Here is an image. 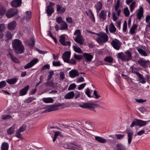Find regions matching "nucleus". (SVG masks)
I'll list each match as a JSON object with an SVG mask.
<instances>
[{"label": "nucleus", "mask_w": 150, "mask_h": 150, "mask_svg": "<svg viewBox=\"0 0 150 150\" xmlns=\"http://www.w3.org/2000/svg\"><path fill=\"white\" fill-rule=\"evenodd\" d=\"M13 48L15 53L17 54L23 53L25 50L24 45L21 41L18 39H15L12 42Z\"/></svg>", "instance_id": "nucleus-1"}, {"label": "nucleus", "mask_w": 150, "mask_h": 150, "mask_svg": "<svg viewBox=\"0 0 150 150\" xmlns=\"http://www.w3.org/2000/svg\"><path fill=\"white\" fill-rule=\"evenodd\" d=\"M125 55L122 52L118 53L117 57L122 61H128L132 59V55L131 52L129 50L126 51L125 52Z\"/></svg>", "instance_id": "nucleus-2"}, {"label": "nucleus", "mask_w": 150, "mask_h": 150, "mask_svg": "<svg viewBox=\"0 0 150 150\" xmlns=\"http://www.w3.org/2000/svg\"><path fill=\"white\" fill-rule=\"evenodd\" d=\"M99 37H98L96 40L100 44L105 43L108 40V35L105 33H101L97 34Z\"/></svg>", "instance_id": "nucleus-3"}, {"label": "nucleus", "mask_w": 150, "mask_h": 150, "mask_svg": "<svg viewBox=\"0 0 150 150\" xmlns=\"http://www.w3.org/2000/svg\"><path fill=\"white\" fill-rule=\"evenodd\" d=\"M74 35H76V37L74 40L75 41L80 45H83L84 40L83 37L81 35L80 30L79 29L76 30L74 33Z\"/></svg>", "instance_id": "nucleus-4"}, {"label": "nucleus", "mask_w": 150, "mask_h": 150, "mask_svg": "<svg viewBox=\"0 0 150 150\" xmlns=\"http://www.w3.org/2000/svg\"><path fill=\"white\" fill-rule=\"evenodd\" d=\"M149 122V121H145L135 118L132 121L130 127H132L135 125H137L142 127L146 125Z\"/></svg>", "instance_id": "nucleus-5"}, {"label": "nucleus", "mask_w": 150, "mask_h": 150, "mask_svg": "<svg viewBox=\"0 0 150 150\" xmlns=\"http://www.w3.org/2000/svg\"><path fill=\"white\" fill-rule=\"evenodd\" d=\"M97 104L93 103H84L83 104H79V106L83 108H87L92 111H94V106H96Z\"/></svg>", "instance_id": "nucleus-6"}, {"label": "nucleus", "mask_w": 150, "mask_h": 150, "mask_svg": "<svg viewBox=\"0 0 150 150\" xmlns=\"http://www.w3.org/2000/svg\"><path fill=\"white\" fill-rule=\"evenodd\" d=\"M110 44L116 50H119L121 47V43L120 41L117 39H115L112 40Z\"/></svg>", "instance_id": "nucleus-7"}, {"label": "nucleus", "mask_w": 150, "mask_h": 150, "mask_svg": "<svg viewBox=\"0 0 150 150\" xmlns=\"http://www.w3.org/2000/svg\"><path fill=\"white\" fill-rule=\"evenodd\" d=\"M59 41L60 43L64 46L68 45L69 46L71 45V42L70 41H66L65 37L64 35H62L59 36Z\"/></svg>", "instance_id": "nucleus-8"}, {"label": "nucleus", "mask_w": 150, "mask_h": 150, "mask_svg": "<svg viewBox=\"0 0 150 150\" xmlns=\"http://www.w3.org/2000/svg\"><path fill=\"white\" fill-rule=\"evenodd\" d=\"M125 132L127 135L128 144H130L132 140L133 132L132 130L128 129L126 130Z\"/></svg>", "instance_id": "nucleus-9"}, {"label": "nucleus", "mask_w": 150, "mask_h": 150, "mask_svg": "<svg viewBox=\"0 0 150 150\" xmlns=\"http://www.w3.org/2000/svg\"><path fill=\"white\" fill-rule=\"evenodd\" d=\"M71 55V52L68 51H67L62 54V58L65 62H68L69 60Z\"/></svg>", "instance_id": "nucleus-10"}, {"label": "nucleus", "mask_w": 150, "mask_h": 150, "mask_svg": "<svg viewBox=\"0 0 150 150\" xmlns=\"http://www.w3.org/2000/svg\"><path fill=\"white\" fill-rule=\"evenodd\" d=\"M62 105L61 104L58 105H50L49 107L47 108L45 112H50L52 111H54L59 109L58 107Z\"/></svg>", "instance_id": "nucleus-11"}, {"label": "nucleus", "mask_w": 150, "mask_h": 150, "mask_svg": "<svg viewBox=\"0 0 150 150\" xmlns=\"http://www.w3.org/2000/svg\"><path fill=\"white\" fill-rule=\"evenodd\" d=\"M38 61L39 60L37 58L34 59L25 66H24V68L25 69H27L30 68L37 63Z\"/></svg>", "instance_id": "nucleus-12"}, {"label": "nucleus", "mask_w": 150, "mask_h": 150, "mask_svg": "<svg viewBox=\"0 0 150 150\" xmlns=\"http://www.w3.org/2000/svg\"><path fill=\"white\" fill-rule=\"evenodd\" d=\"M149 62L148 60H143L141 59L137 61V63L140 65V66L144 68H146L148 67V63Z\"/></svg>", "instance_id": "nucleus-13"}, {"label": "nucleus", "mask_w": 150, "mask_h": 150, "mask_svg": "<svg viewBox=\"0 0 150 150\" xmlns=\"http://www.w3.org/2000/svg\"><path fill=\"white\" fill-rule=\"evenodd\" d=\"M18 12L16 10H8L6 15L7 18H9L15 15Z\"/></svg>", "instance_id": "nucleus-14"}, {"label": "nucleus", "mask_w": 150, "mask_h": 150, "mask_svg": "<svg viewBox=\"0 0 150 150\" xmlns=\"http://www.w3.org/2000/svg\"><path fill=\"white\" fill-rule=\"evenodd\" d=\"M29 88L28 85L25 86L24 88L21 90L19 92V95L20 96H23L26 95Z\"/></svg>", "instance_id": "nucleus-15"}, {"label": "nucleus", "mask_w": 150, "mask_h": 150, "mask_svg": "<svg viewBox=\"0 0 150 150\" xmlns=\"http://www.w3.org/2000/svg\"><path fill=\"white\" fill-rule=\"evenodd\" d=\"M21 0H13L11 3V5L13 7L17 8L21 6Z\"/></svg>", "instance_id": "nucleus-16"}, {"label": "nucleus", "mask_w": 150, "mask_h": 150, "mask_svg": "<svg viewBox=\"0 0 150 150\" xmlns=\"http://www.w3.org/2000/svg\"><path fill=\"white\" fill-rule=\"evenodd\" d=\"M16 25V22L15 21H13L8 23L7 28L11 30H14L15 28Z\"/></svg>", "instance_id": "nucleus-17"}, {"label": "nucleus", "mask_w": 150, "mask_h": 150, "mask_svg": "<svg viewBox=\"0 0 150 150\" xmlns=\"http://www.w3.org/2000/svg\"><path fill=\"white\" fill-rule=\"evenodd\" d=\"M79 75L78 71L75 69L72 70L69 72V76L72 78H75Z\"/></svg>", "instance_id": "nucleus-18"}, {"label": "nucleus", "mask_w": 150, "mask_h": 150, "mask_svg": "<svg viewBox=\"0 0 150 150\" xmlns=\"http://www.w3.org/2000/svg\"><path fill=\"white\" fill-rule=\"evenodd\" d=\"M114 150H126V148L123 144L120 143L116 144Z\"/></svg>", "instance_id": "nucleus-19"}, {"label": "nucleus", "mask_w": 150, "mask_h": 150, "mask_svg": "<svg viewBox=\"0 0 150 150\" xmlns=\"http://www.w3.org/2000/svg\"><path fill=\"white\" fill-rule=\"evenodd\" d=\"M7 55V56H9L14 62L17 63L19 62V60L16 57L13 56L12 53L11 52L9 51Z\"/></svg>", "instance_id": "nucleus-20"}, {"label": "nucleus", "mask_w": 150, "mask_h": 150, "mask_svg": "<svg viewBox=\"0 0 150 150\" xmlns=\"http://www.w3.org/2000/svg\"><path fill=\"white\" fill-rule=\"evenodd\" d=\"M83 55L84 59L88 62H91L93 58V56L92 55L88 53H84L83 54Z\"/></svg>", "instance_id": "nucleus-21"}, {"label": "nucleus", "mask_w": 150, "mask_h": 150, "mask_svg": "<svg viewBox=\"0 0 150 150\" xmlns=\"http://www.w3.org/2000/svg\"><path fill=\"white\" fill-rule=\"evenodd\" d=\"M107 12H105L104 10H102L99 14L100 19H102L103 21L105 20L106 18Z\"/></svg>", "instance_id": "nucleus-22"}, {"label": "nucleus", "mask_w": 150, "mask_h": 150, "mask_svg": "<svg viewBox=\"0 0 150 150\" xmlns=\"http://www.w3.org/2000/svg\"><path fill=\"white\" fill-rule=\"evenodd\" d=\"M31 17V13L30 11H27L25 13V16L23 17V19L27 21H28Z\"/></svg>", "instance_id": "nucleus-23"}, {"label": "nucleus", "mask_w": 150, "mask_h": 150, "mask_svg": "<svg viewBox=\"0 0 150 150\" xmlns=\"http://www.w3.org/2000/svg\"><path fill=\"white\" fill-rule=\"evenodd\" d=\"M74 96V92L72 91L66 94L64 96V98L66 99H71L73 98Z\"/></svg>", "instance_id": "nucleus-24"}, {"label": "nucleus", "mask_w": 150, "mask_h": 150, "mask_svg": "<svg viewBox=\"0 0 150 150\" xmlns=\"http://www.w3.org/2000/svg\"><path fill=\"white\" fill-rule=\"evenodd\" d=\"M9 148V145L6 142H3L1 145V150H8Z\"/></svg>", "instance_id": "nucleus-25"}, {"label": "nucleus", "mask_w": 150, "mask_h": 150, "mask_svg": "<svg viewBox=\"0 0 150 150\" xmlns=\"http://www.w3.org/2000/svg\"><path fill=\"white\" fill-rule=\"evenodd\" d=\"M18 79L16 78L6 80V82L10 85L14 84L17 81Z\"/></svg>", "instance_id": "nucleus-26"}, {"label": "nucleus", "mask_w": 150, "mask_h": 150, "mask_svg": "<svg viewBox=\"0 0 150 150\" xmlns=\"http://www.w3.org/2000/svg\"><path fill=\"white\" fill-rule=\"evenodd\" d=\"M95 139L98 142L100 143H104L106 142V140L100 137L96 136Z\"/></svg>", "instance_id": "nucleus-27"}, {"label": "nucleus", "mask_w": 150, "mask_h": 150, "mask_svg": "<svg viewBox=\"0 0 150 150\" xmlns=\"http://www.w3.org/2000/svg\"><path fill=\"white\" fill-rule=\"evenodd\" d=\"M5 36L6 38L5 41L6 42H8L9 40H11L12 38V35L10 32H7Z\"/></svg>", "instance_id": "nucleus-28"}, {"label": "nucleus", "mask_w": 150, "mask_h": 150, "mask_svg": "<svg viewBox=\"0 0 150 150\" xmlns=\"http://www.w3.org/2000/svg\"><path fill=\"white\" fill-rule=\"evenodd\" d=\"M109 30L111 33H114L116 31V28L112 22L109 25Z\"/></svg>", "instance_id": "nucleus-29"}, {"label": "nucleus", "mask_w": 150, "mask_h": 150, "mask_svg": "<svg viewBox=\"0 0 150 150\" xmlns=\"http://www.w3.org/2000/svg\"><path fill=\"white\" fill-rule=\"evenodd\" d=\"M88 11L89 13H90V14L89 15L88 13L86 12V13L87 15L89 17L93 22H95V18L94 15L93 14L92 12L91 11V10H88Z\"/></svg>", "instance_id": "nucleus-30"}, {"label": "nucleus", "mask_w": 150, "mask_h": 150, "mask_svg": "<svg viewBox=\"0 0 150 150\" xmlns=\"http://www.w3.org/2000/svg\"><path fill=\"white\" fill-rule=\"evenodd\" d=\"M137 25L136 24H133L132 27L131 28L129 32L131 34H134L135 33V30L137 28Z\"/></svg>", "instance_id": "nucleus-31"}, {"label": "nucleus", "mask_w": 150, "mask_h": 150, "mask_svg": "<svg viewBox=\"0 0 150 150\" xmlns=\"http://www.w3.org/2000/svg\"><path fill=\"white\" fill-rule=\"evenodd\" d=\"M114 59L111 56H108L106 57L104 59L105 62H109L110 63H113Z\"/></svg>", "instance_id": "nucleus-32"}, {"label": "nucleus", "mask_w": 150, "mask_h": 150, "mask_svg": "<svg viewBox=\"0 0 150 150\" xmlns=\"http://www.w3.org/2000/svg\"><path fill=\"white\" fill-rule=\"evenodd\" d=\"M42 100L45 103H52L53 101V99L51 98H43Z\"/></svg>", "instance_id": "nucleus-33"}, {"label": "nucleus", "mask_w": 150, "mask_h": 150, "mask_svg": "<svg viewBox=\"0 0 150 150\" xmlns=\"http://www.w3.org/2000/svg\"><path fill=\"white\" fill-rule=\"evenodd\" d=\"M15 126L13 125L11 127L9 128L7 130V133L8 134H11L14 132Z\"/></svg>", "instance_id": "nucleus-34"}, {"label": "nucleus", "mask_w": 150, "mask_h": 150, "mask_svg": "<svg viewBox=\"0 0 150 150\" xmlns=\"http://www.w3.org/2000/svg\"><path fill=\"white\" fill-rule=\"evenodd\" d=\"M68 28V25L65 21L63 22V23L61 24L60 30H66Z\"/></svg>", "instance_id": "nucleus-35"}, {"label": "nucleus", "mask_w": 150, "mask_h": 150, "mask_svg": "<svg viewBox=\"0 0 150 150\" xmlns=\"http://www.w3.org/2000/svg\"><path fill=\"white\" fill-rule=\"evenodd\" d=\"M143 14V10H139L137 13V17L139 20H140L142 18Z\"/></svg>", "instance_id": "nucleus-36"}, {"label": "nucleus", "mask_w": 150, "mask_h": 150, "mask_svg": "<svg viewBox=\"0 0 150 150\" xmlns=\"http://www.w3.org/2000/svg\"><path fill=\"white\" fill-rule=\"evenodd\" d=\"M137 51L141 55L144 56H147V54L146 52L142 49L140 48H138L137 49Z\"/></svg>", "instance_id": "nucleus-37"}, {"label": "nucleus", "mask_w": 150, "mask_h": 150, "mask_svg": "<svg viewBox=\"0 0 150 150\" xmlns=\"http://www.w3.org/2000/svg\"><path fill=\"white\" fill-rule=\"evenodd\" d=\"M45 83L46 85L47 86L54 87V83L52 81H47L46 82H45Z\"/></svg>", "instance_id": "nucleus-38"}, {"label": "nucleus", "mask_w": 150, "mask_h": 150, "mask_svg": "<svg viewBox=\"0 0 150 150\" xmlns=\"http://www.w3.org/2000/svg\"><path fill=\"white\" fill-rule=\"evenodd\" d=\"M54 5V3L52 2H50L49 4L47 3V9H53V7Z\"/></svg>", "instance_id": "nucleus-39"}, {"label": "nucleus", "mask_w": 150, "mask_h": 150, "mask_svg": "<svg viewBox=\"0 0 150 150\" xmlns=\"http://www.w3.org/2000/svg\"><path fill=\"white\" fill-rule=\"evenodd\" d=\"M140 76H138V79L139 80L140 82L142 84L145 83L146 81L143 76L141 74H140Z\"/></svg>", "instance_id": "nucleus-40"}, {"label": "nucleus", "mask_w": 150, "mask_h": 150, "mask_svg": "<svg viewBox=\"0 0 150 150\" xmlns=\"http://www.w3.org/2000/svg\"><path fill=\"white\" fill-rule=\"evenodd\" d=\"M73 48H74V51L76 52L79 53H83L81 49L79 47H77L76 46L73 45Z\"/></svg>", "instance_id": "nucleus-41"}, {"label": "nucleus", "mask_w": 150, "mask_h": 150, "mask_svg": "<svg viewBox=\"0 0 150 150\" xmlns=\"http://www.w3.org/2000/svg\"><path fill=\"white\" fill-rule=\"evenodd\" d=\"M74 57L75 59L79 60L82 59L83 56L82 55H77L75 54L74 55Z\"/></svg>", "instance_id": "nucleus-42"}, {"label": "nucleus", "mask_w": 150, "mask_h": 150, "mask_svg": "<svg viewBox=\"0 0 150 150\" xmlns=\"http://www.w3.org/2000/svg\"><path fill=\"white\" fill-rule=\"evenodd\" d=\"M76 85L74 83L71 84L69 86L68 90V91L73 90L74 89L76 88Z\"/></svg>", "instance_id": "nucleus-43"}, {"label": "nucleus", "mask_w": 150, "mask_h": 150, "mask_svg": "<svg viewBox=\"0 0 150 150\" xmlns=\"http://www.w3.org/2000/svg\"><path fill=\"white\" fill-rule=\"evenodd\" d=\"M35 98L33 97H29L25 100V102L26 103H30L34 100H35Z\"/></svg>", "instance_id": "nucleus-44"}, {"label": "nucleus", "mask_w": 150, "mask_h": 150, "mask_svg": "<svg viewBox=\"0 0 150 150\" xmlns=\"http://www.w3.org/2000/svg\"><path fill=\"white\" fill-rule=\"evenodd\" d=\"M102 6V3L100 1L98 2L95 6L96 9H101Z\"/></svg>", "instance_id": "nucleus-45"}, {"label": "nucleus", "mask_w": 150, "mask_h": 150, "mask_svg": "<svg viewBox=\"0 0 150 150\" xmlns=\"http://www.w3.org/2000/svg\"><path fill=\"white\" fill-rule=\"evenodd\" d=\"M30 41L31 42L28 44V45L30 46L32 48H33L35 45V39L32 38L30 39Z\"/></svg>", "instance_id": "nucleus-46"}, {"label": "nucleus", "mask_w": 150, "mask_h": 150, "mask_svg": "<svg viewBox=\"0 0 150 150\" xmlns=\"http://www.w3.org/2000/svg\"><path fill=\"white\" fill-rule=\"evenodd\" d=\"M1 118L2 119L5 120L11 118L12 117L10 115H4L1 116Z\"/></svg>", "instance_id": "nucleus-47"}, {"label": "nucleus", "mask_w": 150, "mask_h": 150, "mask_svg": "<svg viewBox=\"0 0 150 150\" xmlns=\"http://www.w3.org/2000/svg\"><path fill=\"white\" fill-rule=\"evenodd\" d=\"M49 74L47 76V81H49L50 79L52 78V75L54 74V71H50L49 72Z\"/></svg>", "instance_id": "nucleus-48"}, {"label": "nucleus", "mask_w": 150, "mask_h": 150, "mask_svg": "<svg viewBox=\"0 0 150 150\" xmlns=\"http://www.w3.org/2000/svg\"><path fill=\"white\" fill-rule=\"evenodd\" d=\"M115 135L116 136L117 139L120 140L121 139H123V138L125 136V135L124 134H115Z\"/></svg>", "instance_id": "nucleus-49"}, {"label": "nucleus", "mask_w": 150, "mask_h": 150, "mask_svg": "<svg viewBox=\"0 0 150 150\" xmlns=\"http://www.w3.org/2000/svg\"><path fill=\"white\" fill-rule=\"evenodd\" d=\"M127 27V23L126 21H125L123 26V31L125 32L126 31Z\"/></svg>", "instance_id": "nucleus-50"}, {"label": "nucleus", "mask_w": 150, "mask_h": 150, "mask_svg": "<svg viewBox=\"0 0 150 150\" xmlns=\"http://www.w3.org/2000/svg\"><path fill=\"white\" fill-rule=\"evenodd\" d=\"M56 21L57 23L60 24L64 21L62 20V18L61 17H58L56 18Z\"/></svg>", "instance_id": "nucleus-51"}, {"label": "nucleus", "mask_w": 150, "mask_h": 150, "mask_svg": "<svg viewBox=\"0 0 150 150\" xmlns=\"http://www.w3.org/2000/svg\"><path fill=\"white\" fill-rule=\"evenodd\" d=\"M53 65L54 66H61V64L60 61L57 62L53 61L52 62Z\"/></svg>", "instance_id": "nucleus-52"}, {"label": "nucleus", "mask_w": 150, "mask_h": 150, "mask_svg": "<svg viewBox=\"0 0 150 150\" xmlns=\"http://www.w3.org/2000/svg\"><path fill=\"white\" fill-rule=\"evenodd\" d=\"M6 82L5 81H2L0 82V88L5 87L6 85Z\"/></svg>", "instance_id": "nucleus-53"}, {"label": "nucleus", "mask_w": 150, "mask_h": 150, "mask_svg": "<svg viewBox=\"0 0 150 150\" xmlns=\"http://www.w3.org/2000/svg\"><path fill=\"white\" fill-rule=\"evenodd\" d=\"M137 69L136 68H134L132 69V73L136 74V75L138 76H141L140 73L137 71Z\"/></svg>", "instance_id": "nucleus-54"}, {"label": "nucleus", "mask_w": 150, "mask_h": 150, "mask_svg": "<svg viewBox=\"0 0 150 150\" xmlns=\"http://www.w3.org/2000/svg\"><path fill=\"white\" fill-rule=\"evenodd\" d=\"M26 125H23L21 127L19 128V131L20 132H22L24 131L26 129Z\"/></svg>", "instance_id": "nucleus-55"}, {"label": "nucleus", "mask_w": 150, "mask_h": 150, "mask_svg": "<svg viewBox=\"0 0 150 150\" xmlns=\"http://www.w3.org/2000/svg\"><path fill=\"white\" fill-rule=\"evenodd\" d=\"M54 12V10H46V13L48 16H51L52 14Z\"/></svg>", "instance_id": "nucleus-56"}, {"label": "nucleus", "mask_w": 150, "mask_h": 150, "mask_svg": "<svg viewBox=\"0 0 150 150\" xmlns=\"http://www.w3.org/2000/svg\"><path fill=\"white\" fill-rule=\"evenodd\" d=\"M60 77H59L60 80H63L65 78V75L64 73L62 71L59 73Z\"/></svg>", "instance_id": "nucleus-57"}, {"label": "nucleus", "mask_w": 150, "mask_h": 150, "mask_svg": "<svg viewBox=\"0 0 150 150\" xmlns=\"http://www.w3.org/2000/svg\"><path fill=\"white\" fill-rule=\"evenodd\" d=\"M86 85V83H84L80 85L78 87V89L81 90L83 89L84 88Z\"/></svg>", "instance_id": "nucleus-58"}, {"label": "nucleus", "mask_w": 150, "mask_h": 150, "mask_svg": "<svg viewBox=\"0 0 150 150\" xmlns=\"http://www.w3.org/2000/svg\"><path fill=\"white\" fill-rule=\"evenodd\" d=\"M136 6V2H133L130 6V9H133Z\"/></svg>", "instance_id": "nucleus-59"}, {"label": "nucleus", "mask_w": 150, "mask_h": 150, "mask_svg": "<svg viewBox=\"0 0 150 150\" xmlns=\"http://www.w3.org/2000/svg\"><path fill=\"white\" fill-rule=\"evenodd\" d=\"M85 92L86 95L88 96V97L90 98H91L92 97L91 96L90 94V90L88 88L86 89Z\"/></svg>", "instance_id": "nucleus-60"}, {"label": "nucleus", "mask_w": 150, "mask_h": 150, "mask_svg": "<svg viewBox=\"0 0 150 150\" xmlns=\"http://www.w3.org/2000/svg\"><path fill=\"white\" fill-rule=\"evenodd\" d=\"M93 93V95L95 96L94 98L96 99H98L100 97V95L97 94V91L96 90L94 91Z\"/></svg>", "instance_id": "nucleus-61"}, {"label": "nucleus", "mask_w": 150, "mask_h": 150, "mask_svg": "<svg viewBox=\"0 0 150 150\" xmlns=\"http://www.w3.org/2000/svg\"><path fill=\"white\" fill-rule=\"evenodd\" d=\"M76 63V61L73 59H71L70 60L68 61V62L67 63L71 64H75Z\"/></svg>", "instance_id": "nucleus-62"}, {"label": "nucleus", "mask_w": 150, "mask_h": 150, "mask_svg": "<svg viewBox=\"0 0 150 150\" xmlns=\"http://www.w3.org/2000/svg\"><path fill=\"white\" fill-rule=\"evenodd\" d=\"M112 18L114 21H116L117 19V18L116 16V12H113L112 13Z\"/></svg>", "instance_id": "nucleus-63"}, {"label": "nucleus", "mask_w": 150, "mask_h": 150, "mask_svg": "<svg viewBox=\"0 0 150 150\" xmlns=\"http://www.w3.org/2000/svg\"><path fill=\"white\" fill-rule=\"evenodd\" d=\"M66 21L68 23H71L73 22L72 18L70 17H67L66 18Z\"/></svg>", "instance_id": "nucleus-64"}]
</instances>
